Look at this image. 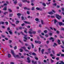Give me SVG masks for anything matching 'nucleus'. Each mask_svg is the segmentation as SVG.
<instances>
[{
  "instance_id": "nucleus-1",
  "label": "nucleus",
  "mask_w": 64,
  "mask_h": 64,
  "mask_svg": "<svg viewBox=\"0 0 64 64\" xmlns=\"http://www.w3.org/2000/svg\"><path fill=\"white\" fill-rule=\"evenodd\" d=\"M56 18L58 19V20H60V19L62 18V16L57 14L56 15Z\"/></svg>"
},
{
  "instance_id": "nucleus-2",
  "label": "nucleus",
  "mask_w": 64,
  "mask_h": 64,
  "mask_svg": "<svg viewBox=\"0 0 64 64\" xmlns=\"http://www.w3.org/2000/svg\"><path fill=\"white\" fill-rule=\"evenodd\" d=\"M49 39L50 40H51L52 42H54V38H53L52 37H50V38H49Z\"/></svg>"
},
{
  "instance_id": "nucleus-3",
  "label": "nucleus",
  "mask_w": 64,
  "mask_h": 64,
  "mask_svg": "<svg viewBox=\"0 0 64 64\" xmlns=\"http://www.w3.org/2000/svg\"><path fill=\"white\" fill-rule=\"evenodd\" d=\"M27 60H28L27 62H28V63H31V60L30 59V58H29L28 57Z\"/></svg>"
},
{
  "instance_id": "nucleus-4",
  "label": "nucleus",
  "mask_w": 64,
  "mask_h": 64,
  "mask_svg": "<svg viewBox=\"0 0 64 64\" xmlns=\"http://www.w3.org/2000/svg\"><path fill=\"white\" fill-rule=\"evenodd\" d=\"M22 2L24 3V2H27V3H30V2L29 1H27V0H22Z\"/></svg>"
},
{
  "instance_id": "nucleus-5",
  "label": "nucleus",
  "mask_w": 64,
  "mask_h": 64,
  "mask_svg": "<svg viewBox=\"0 0 64 64\" xmlns=\"http://www.w3.org/2000/svg\"><path fill=\"white\" fill-rule=\"evenodd\" d=\"M24 39H26V40H28V38H27L26 37V36H28V34H26V35L24 34Z\"/></svg>"
},
{
  "instance_id": "nucleus-6",
  "label": "nucleus",
  "mask_w": 64,
  "mask_h": 64,
  "mask_svg": "<svg viewBox=\"0 0 64 64\" xmlns=\"http://www.w3.org/2000/svg\"><path fill=\"white\" fill-rule=\"evenodd\" d=\"M7 6H6L4 7V8H3V10H4V11H6V10H7Z\"/></svg>"
},
{
  "instance_id": "nucleus-7",
  "label": "nucleus",
  "mask_w": 64,
  "mask_h": 64,
  "mask_svg": "<svg viewBox=\"0 0 64 64\" xmlns=\"http://www.w3.org/2000/svg\"><path fill=\"white\" fill-rule=\"evenodd\" d=\"M24 22L25 23H26V24H31V23H30V22H27L26 21H24Z\"/></svg>"
},
{
  "instance_id": "nucleus-8",
  "label": "nucleus",
  "mask_w": 64,
  "mask_h": 64,
  "mask_svg": "<svg viewBox=\"0 0 64 64\" xmlns=\"http://www.w3.org/2000/svg\"><path fill=\"white\" fill-rule=\"evenodd\" d=\"M8 32H9V33L10 35H12L13 34V32H12V30H10Z\"/></svg>"
},
{
  "instance_id": "nucleus-9",
  "label": "nucleus",
  "mask_w": 64,
  "mask_h": 64,
  "mask_svg": "<svg viewBox=\"0 0 64 64\" xmlns=\"http://www.w3.org/2000/svg\"><path fill=\"white\" fill-rule=\"evenodd\" d=\"M32 64H37V62H34V60H32Z\"/></svg>"
},
{
  "instance_id": "nucleus-10",
  "label": "nucleus",
  "mask_w": 64,
  "mask_h": 64,
  "mask_svg": "<svg viewBox=\"0 0 64 64\" xmlns=\"http://www.w3.org/2000/svg\"><path fill=\"white\" fill-rule=\"evenodd\" d=\"M48 13L49 14H50V15H53V12H48Z\"/></svg>"
},
{
  "instance_id": "nucleus-11",
  "label": "nucleus",
  "mask_w": 64,
  "mask_h": 64,
  "mask_svg": "<svg viewBox=\"0 0 64 64\" xmlns=\"http://www.w3.org/2000/svg\"><path fill=\"white\" fill-rule=\"evenodd\" d=\"M58 23L60 26H61L62 24V22H58Z\"/></svg>"
},
{
  "instance_id": "nucleus-12",
  "label": "nucleus",
  "mask_w": 64,
  "mask_h": 64,
  "mask_svg": "<svg viewBox=\"0 0 64 64\" xmlns=\"http://www.w3.org/2000/svg\"><path fill=\"white\" fill-rule=\"evenodd\" d=\"M41 23L42 24H44V21H43V20H41Z\"/></svg>"
},
{
  "instance_id": "nucleus-13",
  "label": "nucleus",
  "mask_w": 64,
  "mask_h": 64,
  "mask_svg": "<svg viewBox=\"0 0 64 64\" xmlns=\"http://www.w3.org/2000/svg\"><path fill=\"white\" fill-rule=\"evenodd\" d=\"M54 44L53 45L54 47H55V46H57V44H56V43L54 42Z\"/></svg>"
},
{
  "instance_id": "nucleus-14",
  "label": "nucleus",
  "mask_w": 64,
  "mask_h": 64,
  "mask_svg": "<svg viewBox=\"0 0 64 64\" xmlns=\"http://www.w3.org/2000/svg\"><path fill=\"white\" fill-rule=\"evenodd\" d=\"M25 46H29V47H31V46L29 45V44H25Z\"/></svg>"
},
{
  "instance_id": "nucleus-15",
  "label": "nucleus",
  "mask_w": 64,
  "mask_h": 64,
  "mask_svg": "<svg viewBox=\"0 0 64 64\" xmlns=\"http://www.w3.org/2000/svg\"><path fill=\"white\" fill-rule=\"evenodd\" d=\"M8 10L9 11V12H12V10H11L10 9L8 8Z\"/></svg>"
},
{
  "instance_id": "nucleus-16",
  "label": "nucleus",
  "mask_w": 64,
  "mask_h": 64,
  "mask_svg": "<svg viewBox=\"0 0 64 64\" xmlns=\"http://www.w3.org/2000/svg\"><path fill=\"white\" fill-rule=\"evenodd\" d=\"M16 57L18 58H21V57L19 56V55H16Z\"/></svg>"
},
{
  "instance_id": "nucleus-17",
  "label": "nucleus",
  "mask_w": 64,
  "mask_h": 64,
  "mask_svg": "<svg viewBox=\"0 0 64 64\" xmlns=\"http://www.w3.org/2000/svg\"><path fill=\"white\" fill-rule=\"evenodd\" d=\"M44 33H46H46H47L48 32V31L47 30H46L44 31Z\"/></svg>"
},
{
  "instance_id": "nucleus-18",
  "label": "nucleus",
  "mask_w": 64,
  "mask_h": 64,
  "mask_svg": "<svg viewBox=\"0 0 64 64\" xmlns=\"http://www.w3.org/2000/svg\"><path fill=\"white\" fill-rule=\"evenodd\" d=\"M44 49H42V50L41 52L42 54H44L43 52H44Z\"/></svg>"
},
{
  "instance_id": "nucleus-19",
  "label": "nucleus",
  "mask_w": 64,
  "mask_h": 64,
  "mask_svg": "<svg viewBox=\"0 0 64 64\" xmlns=\"http://www.w3.org/2000/svg\"><path fill=\"white\" fill-rule=\"evenodd\" d=\"M28 33L30 34H32V32L31 31H29L28 32Z\"/></svg>"
},
{
  "instance_id": "nucleus-20",
  "label": "nucleus",
  "mask_w": 64,
  "mask_h": 64,
  "mask_svg": "<svg viewBox=\"0 0 64 64\" xmlns=\"http://www.w3.org/2000/svg\"><path fill=\"white\" fill-rule=\"evenodd\" d=\"M11 52H12V55H14V51H13V50H11Z\"/></svg>"
},
{
  "instance_id": "nucleus-21",
  "label": "nucleus",
  "mask_w": 64,
  "mask_h": 64,
  "mask_svg": "<svg viewBox=\"0 0 64 64\" xmlns=\"http://www.w3.org/2000/svg\"><path fill=\"white\" fill-rule=\"evenodd\" d=\"M1 36L2 37H3V38H5V37H6V36H5L4 35H3L2 34H1Z\"/></svg>"
},
{
  "instance_id": "nucleus-22",
  "label": "nucleus",
  "mask_w": 64,
  "mask_h": 64,
  "mask_svg": "<svg viewBox=\"0 0 64 64\" xmlns=\"http://www.w3.org/2000/svg\"><path fill=\"white\" fill-rule=\"evenodd\" d=\"M22 48V49H24V50H25L26 49V47L25 46H23V47H21Z\"/></svg>"
},
{
  "instance_id": "nucleus-23",
  "label": "nucleus",
  "mask_w": 64,
  "mask_h": 64,
  "mask_svg": "<svg viewBox=\"0 0 64 64\" xmlns=\"http://www.w3.org/2000/svg\"><path fill=\"white\" fill-rule=\"evenodd\" d=\"M21 18L22 20H24V18L23 16H22L21 17Z\"/></svg>"
},
{
  "instance_id": "nucleus-24",
  "label": "nucleus",
  "mask_w": 64,
  "mask_h": 64,
  "mask_svg": "<svg viewBox=\"0 0 64 64\" xmlns=\"http://www.w3.org/2000/svg\"><path fill=\"white\" fill-rule=\"evenodd\" d=\"M50 60H51V63H53V62H54V60H52V59H50Z\"/></svg>"
},
{
  "instance_id": "nucleus-25",
  "label": "nucleus",
  "mask_w": 64,
  "mask_h": 64,
  "mask_svg": "<svg viewBox=\"0 0 64 64\" xmlns=\"http://www.w3.org/2000/svg\"><path fill=\"white\" fill-rule=\"evenodd\" d=\"M31 9L32 10H35V7H32L31 8Z\"/></svg>"
},
{
  "instance_id": "nucleus-26",
  "label": "nucleus",
  "mask_w": 64,
  "mask_h": 64,
  "mask_svg": "<svg viewBox=\"0 0 64 64\" xmlns=\"http://www.w3.org/2000/svg\"><path fill=\"white\" fill-rule=\"evenodd\" d=\"M41 43V42L40 41H38V44H40Z\"/></svg>"
},
{
  "instance_id": "nucleus-27",
  "label": "nucleus",
  "mask_w": 64,
  "mask_h": 64,
  "mask_svg": "<svg viewBox=\"0 0 64 64\" xmlns=\"http://www.w3.org/2000/svg\"><path fill=\"white\" fill-rule=\"evenodd\" d=\"M57 22V20H54V23L55 24H56V22Z\"/></svg>"
},
{
  "instance_id": "nucleus-28",
  "label": "nucleus",
  "mask_w": 64,
  "mask_h": 64,
  "mask_svg": "<svg viewBox=\"0 0 64 64\" xmlns=\"http://www.w3.org/2000/svg\"><path fill=\"white\" fill-rule=\"evenodd\" d=\"M8 12H4V15H6V14H8Z\"/></svg>"
},
{
  "instance_id": "nucleus-29",
  "label": "nucleus",
  "mask_w": 64,
  "mask_h": 64,
  "mask_svg": "<svg viewBox=\"0 0 64 64\" xmlns=\"http://www.w3.org/2000/svg\"><path fill=\"white\" fill-rule=\"evenodd\" d=\"M8 58H10V57H11V55H10V54H8Z\"/></svg>"
},
{
  "instance_id": "nucleus-30",
  "label": "nucleus",
  "mask_w": 64,
  "mask_h": 64,
  "mask_svg": "<svg viewBox=\"0 0 64 64\" xmlns=\"http://www.w3.org/2000/svg\"><path fill=\"white\" fill-rule=\"evenodd\" d=\"M36 10H40V8L38 7L36 8Z\"/></svg>"
},
{
  "instance_id": "nucleus-31",
  "label": "nucleus",
  "mask_w": 64,
  "mask_h": 64,
  "mask_svg": "<svg viewBox=\"0 0 64 64\" xmlns=\"http://www.w3.org/2000/svg\"><path fill=\"white\" fill-rule=\"evenodd\" d=\"M13 15V14H10L9 16L10 17H12Z\"/></svg>"
},
{
  "instance_id": "nucleus-32",
  "label": "nucleus",
  "mask_w": 64,
  "mask_h": 64,
  "mask_svg": "<svg viewBox=\"0 0 64 64\" xmlns=\"http://www.w3.org/2000/svg\"><path fill=\"white\" fill-rule=\"evenodd\" d=\"M20 50L21 52H23V50L21 48L20 49Z\"/></svg>"
},
{
  "instance_id": "nucleus-33",
  "label": "nucleus",
  "mask_w": 64,
  "mask_h": 64,
  "mask_svg": "<svg viewBox=\"0 0 64 64\" xmlns=\"http://www.w3.org/2000/svg\"><path fill=\"white\" fill-rule=\"evenodd\" d=\"M17 15H18V16H21V14L19 13L17 14Z\"/></svg>"
},
{
  "instance_id": "nucleus-34",
  "label": "nucleus",
  "mask_w": 64,
  "mask_h": 64,
  "mask_svg": "<svg viewBox=\"0 0 64 64\" xmlns=\"http://www.w3.org/2000/svg\"><path fill=\"white\" fill-rule=\"evenodd\" d=\"M60 38H64V37H62V35H60Z\"/></svg>"
},
{
  "instance_id": "nucleus-35",
  "label": "nucleus",
  "mask_w": 64,
  "mask_h": 64,
  "mask_svg": "<svg viewBox=\"0 0 64 64\" xmlns=\"http://www.w3.org/2000/svg\"><path fill=\"white\" fill-rule=\"evenodd\" d=\"M13 55L14 57V58H16L17 57V55H16L14 54H13Z\"/></svg>"
},
{
  "instance_id": "nucleus-36",
  "label": "nucleus",
  "mask_w": 64,
  "mask_h": 64,
  "mask_svg": "<svg viewBox=\"0 0 64 64\" xmlns=\"http://www.w3.org/2000/svg\"><path fill=\"white\" fill-rule=\"evenodd\" d=\"M9 43H10V44H11L12 42V41L10 40L9 41Z\"/></svg>"
},
{
  "instance_id": "nucleus-37",
  "label": "nucleus",
  "mask_w": 64,
  "mask_h": 64,
  "mask_svg": "<svg viewBox=\"0 0 64 64\" xmlns=\"http://www.w3.org/2000/svg\"><path fill=\"white\" fill-rule=\"evenodd\" d=\"M31 45H32V48H34V46L33 45V44H32V43L31 44Z\"/></svg>"
},
{
  "instance_id": "nucleus-38",
  "label": "nucleus",
  "mask_w": 64,
  "mask_h": 64,
  "mask_svg": "<svg viewBox=\"0 0 64 64\" xmlns=\"http://www.w3.org/2000/svg\"><path fill=\"white\" fill-rule=\"evenodd\" d=\"M60 40H58V44H61L60 43Z\"/></svg>"
},
{
  "instance_id": "nucleus-39",
  "label": "nucleus",
  "mask_w": 64,
  "mask_h": 64,
  "mask_svg": "<svg viewBox=\"0 0 64 64\" xmlns=\"http://www.w3.org/2000/svg\"><path fill=\"white\" fill-rule=\"evenodd\" d=\"M49 35H50V36H52L53 34H52V33L51 32H50L49 33Z\"/></svg>"
},
{
  "instance_id": "nucleus-40",
  "label": "nucleus",
  "mask_w": 64,
  "mask_h": 64,
  "mask_svg": "<svg viewBox=\"0 0 64 64\" xmlns=\"http://www.w3.org/2000/svg\"><path fill=\"white\" fill-rule=\"evenodd\" d=\"M32 55H34V56H36V54L34 53V52H33L32 53Z\"/></svg>"
},
{
  "instance_id": "nucleus-41",
  "label": "nucleus",
  "mask_w": 64,
  "mask_h": 64,
  "mask_svg": "<svg viewBox=\"0 0 64 64\" xmlns=\"http://www.w3.org/2000/svg\"><path fill=\"white\" fill-rule=\"evenodd\" d=\"M19 21H17L16 22V24H18V23H19Z\"/></svg>"
},
{
  "instance_id": "nucleus-42",
  "label": "nucleus",
  "mask_w": 64,
  "mask_h": 64,
  "mask_svg": "<svg viewBox=\"0 0 64 64\" xmlns=\"http://www.w3.org/2000/svg\"><path fill=\"white\" fill-rule=\"evenodd\" d=\"M35 20L36 21H39V19L37 18H36Z\"/></svg>"
},
{
  "instance_id": "nucleus-43",
  "label": "nucleus",
  "mask_w": 64,
  "mask_h": 64,
  "mask_svg": "<svg viewBox=\"0 0 64 64\" xmlns=\"http://www.w3.org/2000/svg\"><path fill=\"white\" fill-rule=\"evenodd\" d=\"M42 5H43L44 6V7H45L46 6V4L44 3H43L42 4Z\"/></svg>"
},
{
  "instance_id": "nucleus-44",
  "label": "nucleus",
  "mask_w": 64,
  "mask_h": 64,
  "mask_svg": "<svg viewBox=\"0 0 64 64\" xmlns=\"http://www.w3.org/2000/svg\"><path fill=\"white\" fill-rule=\"evenodd\" d=\"M19 29L20 30H22V27L20 26V27H19Z\"/></svg>"
},
{
  "instance_id": "nucleus-45",
  "label": "nucleus",
  "mask_w": 64,
  "mask_h": 64,
  "mask_svg": "<svg viewBox=\"0 0 64 64\" xmlns=\"http://www.w3.org/2000/svg\"><path fill=\"white\" fill-rule=\"evenodd\" d=\"M29 54H30V55H31L32 54V52H30L29 53Z\"/></svg>"
},
{
  "instance_id": "nucleus-46",
  "label": "nucleus",
  "mask_w": 64,
  "mask_h": 64,
  "mask_svg": "<svg viewBox=\"0 0 64 64\" xmlns=\"http://www.w3.org/2000/svg\"><path fill=\"white\" fill-rule=\"evenodd\" d=\"M2 24V25H4V24H5V22H2L1 23V24Z\"/></svg>"
},
{
  "instance_id": "nucleus-47",
  "label": "nucleus",
  "mask_w": 64,
  "mask_h": 64,
  "mask_svg": "<svg viewBox=\"0 0 64 64\" xmlns=\"http://www.w3.org/2000/svg\"><path fill=\"white\" fill-rule=\"evenodd\" d=\"M36 32L35 31H32V34H35Z\"/></svg>"
},
{
  "instance_id": "nucleus-48",
  "label": "nucleus",
  "mask_w": 64,
  "mask_h": 64,
  "mask_svg": "<svg viewBox=\"0 0 64 64\" xmlns=\"http://www.w3.org/2000/svg\"><path fill=\"white\" fill-rule=\"evenodd\" d=\"M17 48V46H16L14 47V49H16Z\"/></svg>"
},
{
  "instance_id": "nucleus-49",
  "label": "nucleus",
  "mask_w": 64,
  "mask_h": 64,
  "mask_svg": "<svg viewBox=\"0 0 64 64\" xmlns=\"http://www.w3.org/2000/svg\"><path fill=\"white\" fill-rule=\"evenodd\" d=\"M27 13L29 15V14H30V12H29V11H28L27 12Z\"/></svg>"
},
{
  "instance_id": "nucleus-50",
  "label": "nucleus",
  "mask_w": 64,
  "mask_h": 64,
  "mask_svg": "<svg viewBox=\"0 0 64 64\" xmlns=\"http://www.w3.org/2000/svg\"><path fill=\"white\" fill-rule=\"evenodd\" d=\"M1 27H2V28H3V29H4V28H5V27L4 26H2Z\"/></svg>"
},
{
  "instance_id": "nucleus-51",
  "label": "nucleus",
  "mask_w": 64,
  "mask_h": 64,
  "mask_svg": "<svg viewBox=\"0 0 64 64\" xmlns=\"http://www.w3.org/2000/svg\"><path fill=\"white\" fill-rule=\"evenodd\" d=\"M24 32L25 33H26V34H27V33H28V32H27V31H26V30H25L24 31Z\"/></svg>"
},
{
  "instance_id": "nucleus-52",
  "label": "nucleus",
  "mask_w": 64,
  "mask_h": 64,
  "mask_svg": "<svg viewBox=\"0 0 64 64\" xmlns=\"http://www.w3.org/2000/svg\"><path fill=\"white\" fill-rule=\"evenodd\" d=\"M5 23L6 25H8V22H6Z\"/></svg>"
},
{
  "instance_id": "nucleus-53",
  "label": "nucleus",
  "mask_w": 64,
  "mask_h": 64,
  "mask_svg": "<svg viewBox=\"0 0 64 64\" xmlns=\"http://www.w3.org/2000/svg\"><path fill=\"white\" fill-rule=\"evenodd\" d=\"M56 59L57 60H59V58L58 57L56 58Z\"/></svg>"
},
{
  "instance_id": "nucleus-54",
  "label": "nucleus",
  "mask_w": 64,
  "mask_h": 64,
  "mask_svg": "<svg viewBox=\"0 0 64 64\" xmlns=\"http://www.w3.org/2000/svg\"><path fill=\"white\" fill-rule=\"evenodd\" d=\"M17 1H15L14 2V3L15 4H17Z\"/></svg>"
},
{
  "instance_id": "nucleus-55",
  "label": "nucleus",
  "mask_w": 64,
  "mask_h": 64,
  "mask_svg": "<svg viewBox=\"0 0 64 64\" xmlns=\"http://www.w3.org/2000/svg\"><path fill=\"white\" fill-rule=\"evenodd\" d=\"M24 25H25V24L24 23H23L21 24V26H24Z\"/></svg>"
},
{
  "instance_id": "nucleus-56",
  "label": "nucleus",
  "mask_w": 64,
  "mask_h": 64,
  "mask_svg": "<svg viewBox=\"0 0 64 64\" xmlns=\"http://www.w3.org/2000/svg\"><path fill=\"white\" fill-rule=\"evenodd\" d=\"M20 33H21V34H22V35L24 36V34H23V32H20Z\"/></svg>"
},
{
  "instance_id": "nucleus-57",
  "label": "nucleus",
  "mask_w": 64,
  "mask_h": 64,
  "mask_svg": "<svg viewBox=\"0 0 64 64\" xmlns=\"http://www.w3.org/2000/svg\"><path fill=\"white\" fill-rule=\"evenodd\" d=\"M35 42L36 44H38V41H37V40H35Z\"/></svg>"
},
{
  "instance_id": "nucleus-58",
  "label": "nucleus",
  "mask_w": 64,
  "mask_h": 64,
  "mask_svg": "<svg viewBox=\"0 0 64 64\" xmlns=\"http://www.w3.org/2000/svg\"><path fill=\"white\" fill-rule=\"evenodd\" d=\"M28 50H30L31 49V47H28Z\"/></svg>"
},
{
  "instance_id": "nucleus-59",
  "label": "nucleus",
  "mask_w": 64,
  "mask_h": 64,
  "mask_svg": "<svg viewBox=\"0 0 64 64\" xmlns=\"http://www.w3.org/2000/svg\"><path fill=\"white\" fill-rule=\"evenodd\" d=\"M50 2L48 3L46 2V4H47V5H49V4H50Z\"/></svg>"
},
{
  "instance_id": "nucleus-60",
  "label": "nucleus",
  "mask_w": 64,
  "mask_h": 64,
  "mask_svg": "<svg viewBox=\"0 0 64 64\" xmlns=\"http://www.w3.org/2000/svg\"><path fill=\"white\" fill-rule=\"evenodd\" d=\"M60 62L62 63V64H64V62L63 61H61Z\"/></svg>"
},
{
  "instance_id": "nucleus-61",
  "label": "nucleus",
  "mask_w": 64,
  "mask_h": 64,
  "mask_svg": "<svg viewBox=\"0 0 64 64\" xmlns=\"http://www.w3.org/2000/svg\"><path fill=\"white\" fill-rule=\"evenodd\" d=\"M4 6H7V4L6 3H5L4 4Z\"/></svg>"
},
{
  "instance_id": "nucleus-62",
  "label": "nucleus",
  "mask_w": 64,
  "mask_h": 64,
  "mask_svg": "<svg viewBox=\"0 0 64 64\" xmlns=\"http://www.w3.org/2000/svg\"><path fill=\"white\" fill-rule=\"evenodd\" d=\"M27 28L28 29H29L30 28V26H27Z\"/></svg>"
},
{
  "instance_id": "nucleus-63",
  "label": "nucleus",
  "mask_w": 64,
  "mask_h": 64,
  "mask_svg": "<svg viewBox=\"0 0 64 64\" xmlns=\"http://www.w3.org/2000/svg\"><path fill=\"white\" fill-rule=\"evenodd\" d=\"M20 58H24V56H21Z\"/></svg>"
},
{
  "instance_id": "nucleus-64",
  "label": "nucleus",
  "mask_w": 64,
  "mask_h": 64,
  "mask_svg": "<svg viewBox=\"0 0 64 64\" xmlns=\"http://www.w3.org/2000/svg\"><path fill=\"white\" fill-rule=\"evenodd\" d=\"M61 56L62 57H63L64 56V54H61Z\"/></svg>"
}]
</instances>
